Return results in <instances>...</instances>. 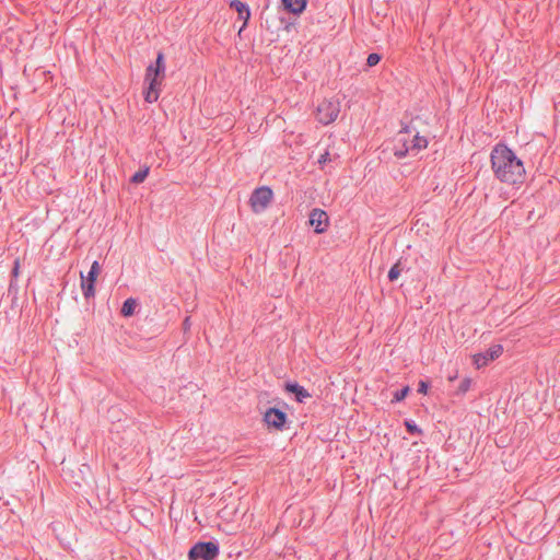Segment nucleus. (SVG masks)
Returning <instances> with one entry per match:
<instances>
[{
  "label": "nucleus",
  "mask_w": 560,
  "mask_h": 560,
  "mask_svg": "<svg viewBox=\"0 0 560 560\" xmlns=\"http://www.w3.org/2000/svg\"><path fill=\"white\" fill-rule=\"evenodd\" d=\"M230 8L235 10L238 14V19L243 21V25L240 28V33L247 26L248 20L250 19V10L245 2L240 0H232Z\"/></svg>",
  "instance_id": "10"
},
{
  "label": "nucleus",
  "mask_w": 560,
  "mask_h": 560,
  "mask_svg": "<svg viewBox=\"0 0 560 560\" xmlns=\"http://www.w3.org/2000/svg\"><path fill=\"white\" fill-rule=\"evenodd\" d=\"M428 388H429V385H428V383H427V382H424V381H420V382H419L418 392H419L420 394H427Z\"/></svg>",
  "instance_id": "24"
},
{
  "label": "nucleus",
  "mask_w": 560,
  "mask_h": 560,
  "mask_svg": "<svg viewBox=\"0 0 560 560\" xmlns=\"http://www.w3.org/2000/svg\"><path fill=\"white\" fill-rule=\"evenodd\" d=\"M381 59H382L381 55H378L376 52H372L366 58V65L369 67H374L381 61Z\"/></svg>",
  "instance_id": "22"
},
{
  "label": "nucleus",
  "mask_w": 560,
  "mask_h": 560,
  "mask_svg": "<svg viewBox=\"0 0 560 560\" xmlns=\"http://www.w3.org/2000/svg\"><path fill=\"white\" fill-rule=\"evenodd\" d=\"M219 556V545L213 541H199L188 551L189 560H215Z\"/></svg>",
  "instance_id": "3"
},
{
  "label": "nucleus",
  "mask_w": 560,
  "mask_h": 560,
  "mask_svg": "<svg viewBox=\"0 0 560 560\" xmlns=\"http://www.w3.org/2000/svg\"><path fill=\"white\" fill-rule=\"evenodd\" d=\"M307 0H282L284 9L293 14H301L306 7Z\"/></svg>",
  "instance_id": "13"
},
{
  "label": "nucleus",
  "mask_w": 560,
  "mask_h": 560,
  "mask_svg": "<svg viewBox=\"0 0 560 560\" xmlns=\"http://www.w3.org/2000/svg\"><path fill=\"white\" fill-rule=\"evenodd\" d=\"M153 68H155L160 73L165 77V58L162 51L158 52L155 63H152Z\"/></svg>",
  "instance_id": "17"
},
{
  "label": "nucleus",
  "mask_w": 560,
  "mask_h": 560,
  "mask_svg": "<svg viewBox=\"0 0 560 560\" xmlns=\"http://www.w3.org/2000/svg\"><path fill=\"white\" fill-rule=\"evenodd\" d=\"M491 168L501 183L515 185L523 183L525 167L521 159L505 144H497L490 155Z\"/></svg>",
  "instance_id": "1"
},
{
  "label": "nucleus",
  "mask_w": 560,
  "mask_h": 560,
  "mask_svg": "<svg viewBox=\"0 0 560 560\" xmlns=\"http://www.w3.org/2000/svg\"><path fill=\"white\" fill-rule=\"evenodd\" d=\"M470 386H471V380L470 378H464L460 382L456 393L458 395H464L465 393H467L470 389Z\"/></svg>",
  "instance_id": "21"
},
{
  "label": "nucleus",
  "mask_w": 560,
  "mask_h": 560,
  "mask_svg": "<svg viewBox=\"0 0 560 560\" xmlns=\"http://www.w3.org/2000/svg\"><path fill=\"white\" fill-rule=\"evenodd\" d=\"M308 222L314 228L315 233L320 234L327 230L329 218L326 211L315 208L310 213Z\"/></svg>",
  "instance_id": "7"
},
{
  "label": "nucleus",
  "mask_w": 560,
  "mask_h": 560,
  "mask_svg": "<svg viewBox=\"0 0 560 560\" xmlns=\"http://www.w3.org/2000/svg\"><path fill=\"white\" fill-rule=\"evenodd\" d=\"M405 427L410 434H421V429L412 420H406Z\"/></svg>",
  "instance_id": "20"
},
{
  "label": "nucleus",
  "mask_w": 560,
  "mask_h": 560,
  "mask_svg": "<svg viewBox=\"0 0 560 560\" xmlns=\"http://www.w3.org/2000/svg\"><path fill=\"white\" fill-rule=\"evenodd\" d=\"M273 197L272 190L262 186L256 188L249 199L250 207L255 213H260L267 209Z\"/></svg>",
  "instance_id": "4"
},
{
  "label": "nucleus",
  "mask_w": 560,
  "mask_h": 560,
  "mask_svg": "<svg viewBox=\"0 0 560 560\" xmlns=\"http://www.w3.org/2000/svg\"><path fill=\"white\" fill-rule=\"evenodd\" d=\"M137 305H138L137 300H135L132 298L127 299L124 302L122 307L120 310L121 315L125 317L132 316L135 314Z\"/></svg>",
  "instance_id": "15"
},
{
  "label": "nucleus",
  "mask_w": 560,
  "mask_h": 560,
  "mask_svg": "<svg viewBox=\"0 0 560 560\" xmlns=\"http://www.w3.org/2000/svg\"><path fill=\"white\" fill-rule=\"evenodd\" d=\"M340 112L339 103L332 101H324L317 107V120L324 125H328L336 120Z\"/></svg>",
  "instance_id": "6"
},
{
  "label": "nucleus",
  "mask_w": 560,
  "mask_h": 560,
  "mask_svg": "<svg viewBox=\"0 0 560 560\" xmlns=\"http://www.w3.org/2000/svg\"><path fill=\"white\" fill-rule=\"evenodd\" d=\"M101 271L98 261H93L86 276L81 272V289L85 299L93 298L95 295V282Z\"/></svg>",
  "instance_id": "5"
},
{
  "label": "nucleus",
  "mask_w": 560,
  "mask_h": 560,
  "mask_svg": "<svg viewBox=\"0 0 560 560\" xmlns=\"http://www.w3.org/2000/svg\"><path fill=\"white\" fill-rule=\"evenodd\" d=\"M149 175V168H144V170H139L138 172H136L132 177H131V182L133 184H141L144 182V179L147 178V176Z\"/></svg>",
  "instance_id": "18"
},
{
  "label": "nucleus",
  "mask_w": 560,
  "mask_h": 560,
  "mask_svg": "<svg viewBox=\"0 0 560 560\" xmlns=\"http://www.w3.org/2000/svg\"><path fill=\"white\" fill-rule=\"evenodd\" d=\"M331 159H330V154L328 151H325L323 154H320V156L318 158L317 160V163L320 165V166H324L327 162H330Z\"/></svg>",
  "instance_id": "23"
},
{
  "label": "nucleus",
  "mask_w": 560,
  "mask_h": 560,
  "mask_svg": "<svg viewBox=\"0 0 560 560\" xmlns=\"http://www.w3.org/2000/svg\"><path fill=\"white\" fill-rule=\"evenodd\" d=\"M285 389L287 392L294 394L299 402H304L306 398L311 397V394L298 383H287Z\"/></svg>",
  "instance_id": "11"
},
{
  "label": "nucleus",
  "mask_w": 560,
  "mask_h": 560,
  "mask_svg": "<svg viewBox=\"0 0 560 560\" xmlns=\"http://www.w3.org/2000/svg\"><path fill=\"white\" fill-rule=\"evenodd\" d=\"M410 388L409 386H404L401 389L396 390L393 396L392 402H399L406 398L408 395Z\"/></svg>",
  "instance_id": "19"
},
{
  "label": "nucleus",
  "mask_w": 560,
  "mask_h": 560,
  "mask_svg": "<svg viewBox=\"0 0 560 560\" xmlns=\"http://www.w3.org/2000/svg\"><path fill=\"white\" fill-rule=\"evenodd\" d=\"M159 88L160 85H154L152 83L147 84V89L144 91V100L148 103H154L159 98Z\"/></svg>",
  "instance_id": "14"
},
{
  "label": "nucleus",
  "mask_w": 560,
  "mask_h": 560,
  "mask_svg": "<svg viewBox=\"0 0 560 560\" xmlns=\"http://www.w3.org/2000/svg\"><path fill=\"white\" fill-rule=\"evenodd\" d=\"M189 326V317H186L184 320V327L187 328Z\"/></svg>",
  "instance_id": "26"
},
{
  "label": "nucleus",
  "mask_w": 560,
  "mask_h": 560,
  "mask_svg": "<svg viewBox=\"0 0 560 560\" xmlns=\"http://www.w3.org/2000/svg\"><path fill=\"white\" fill-rule=\"evenodd\" d=\"M19 267H20L19 259H15L14 267L12 269V276L13 277H18V275H19Z\"/></svg>",
  "instance_id": "25"
},
{
  "label": "nucleus",
  "mask_w": 560,
  "mask_h": 560,
  "mask_svg": "<svg viewBox=\"0 0 560 560\" xmlns=\"http://www.w3.org/2000/svg\"><path fill=\"white\" fill-rule=\"evenodd\" d=\"M404 270V265L401 260H398L388 271V279L389 281H395L398 279L400 273Z\"/></svg>",
  "instance_id": "16"
},
{
  "label": "nucleus",
  "mask_w": 560,
  "mask_h": 560,
  "mask_svg": "<svg viewBox=\"0 0 560 560\" xmlns=\"http://www.w3.org/2000/svg\"><path fill=\"white\" fill-rule=\"evenodd\" d=\"M264 421L269 428L282 430L287 421V413L278 408H269L264 415Z\"/></svg>",
  "instance_id": "9"
},
{
  "label": "nucleus",
  "mask_w": 560,
  "mask_h": 560,
  "mask_svg": "<svg viewBox=\"0 0 560 560\" xmlns=\"http://www.w3.org/2000/svg\"><path fill=\"white\" fill-rule=\"evenodd\" d=\"M503 352L501 345H493L487 351L480 352L474 355L475 365L480 369L487 365L489 362L498 359Z\"/></svg>",
  "instance_id": "8"
},
{
  "label": "nucleus",
  "mask_w": 560,
  "mask_h": 560,
  "mask_svg": "<svg viewBox=\"0 0 560 560\" xmlns=\"http://www.w3.org/2000/svg\"><path fill=\"white\" fill-rule=\"evenodd\" d=\"M395 141L394 155L397 159H402L407 155H417L420 150L428 145L427 139L420 137L418 132L410 138V133L407 129L399 131Z\"/></svg>",
  "instance_id": "2"
},
{
  "label": "nucleus",
  "mask_w": 560,
  "mask_h": 560,
  "mask_svg": "<svg viewBox=\"0 0 560 560\" xmlns=\"http://www.w3.org/2000/svg\"><path fill=\"white\" fill-rule=\"evenodd\" d=\"M165 77L160 73L155 68H153V65H149L145 69V75H144V83L145 84H154V85H161L163 79Z\"/></svg>",
  "instance_id": "12"
}]
</instances>
